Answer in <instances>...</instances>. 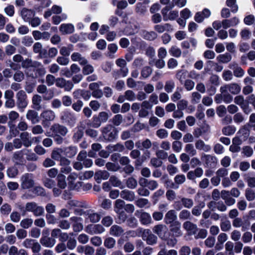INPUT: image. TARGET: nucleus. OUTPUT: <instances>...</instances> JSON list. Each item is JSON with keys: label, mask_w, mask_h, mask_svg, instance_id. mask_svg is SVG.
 I'll return each instance as SVG.
<instances>
[{"label": "nucleus", "mask_w": 255, "mask_h": 255, "mask_svg": "<svg viewBox=\"0 0 255 255\" xmlns=\"http://www.w3.org/2000/svg\"><path fill=\"white\" fill-rule=\"evenodd\" d=\"M180 227V223L178 221H175L171 224L169 231H166L163 233L161 239L166 242L168 246L173 247L177 244L176 237H180L182 235Z\"/></svg>", "instance_id": "f257e3e1"}, {"label": "nucleus", "mask_w": 255, "mask_h": 255, "mask_svg": "<svg viewBox=\"0 0 255 255\" xmlns=\"http://www.w3.org/2000/svg\"><path fill=\"white\" fill-rule=\"evenodd\" d=\"M102 133L106 140L113 141L117 138L119 130L113 125L109 124L102 128Z\"/></svg>", "instance_id": "f03ea898"}, {"label": "nucleus", "mask_w": 255, "mask_h": 255, "mask_svg": "<svg viewBox=\"0 0 255 255\" xmlns=\"http://www.w3.org/2000/svg\"><path fill=\"white\" fill-rule=\"evenodd\" d=\"M60 120L63 123L73 127L76 123V118L74 113L66 109L60 113Z\"/></svg>", "instance_id": "7ed1b4c3"}, {"label": "nucleus", "mask_w": 255, "mask_h": 255, "mask_svg": "<svg viewBox=\"0 0 255 255\" xmlns=\"http://www.w3.org/2000/svg\"><path fill=\"white\" fill-rule=\"evenodd\" d=\"M68 129L64 126L59 124H54L50 128L48 134H58L64 136L67 133Z\"/></svg>", "instance_id": "20e7f679"}, {"label": "nucleus", "mask_w": 255, "mask_h": 255, "mask_svg": "<svg viewBox=\"0 0 255 255\" xmlns=\"http://www.w3.org/2000/svg\"><path fill=\"white\" fill-rule=\"evenodd\" d=\"M21 188L23 189H27L33 187L34 181L33 179L32 174L25 173L21 177Z\"/></svg>", "instance_id": "39448f33"}, {"label": "nucleus", "mask_w": 255, "mask_h": 255, "mask_svg": "<svg viewBox=\"0 0 255 255\" xmlns=\"http://www.w3.org/2000/svg\"><path fill=\"white\" fill-rule=\"evenodd\" d=\"M135 216L139 219V221L142 225H146L151 222V218L148 213L142 212V210H136Z\"/></svg>", "instance_id": "423d86ee"}, {"label": "nucleus", "mask_w": 255, "mask_h": 255, "mask_svg": "<svg viewBox=\"0 0 255 255\" xmlns=\"http://www.w3.org/2000/svg\"><path fill=\"white\" fill-rule=\"evenodd\" d=\"M201 160L204 162L207 166L214 168L217 163V158L215 156L204 154L201 157Z\"/></svg>", "instance_id": "0eeeda50"}, {"label": "nucleus", "mask_w": 255, "mask_h": 255, "mask_svg": "<svg viewBox=\"0 0 255 255\" xmlns=\"http://www.w3.org/2000/svg\"><path fill=\"white\" fill-rule=\"evenodd\" d=\"M35 10L34 9H31L23 7L21 10L20 15L24 21H28L34 16Z\"/></svg>", "instance_id": "6e6552de"}, {"label": "nucleus", "mask_w": 255, "mask_h": 255, "mask_svg": "<svg viewBox=\"0 0 255 255\" xmlns=\"http://www.w3.org/2000/svg\"><path fill=\"white\" fill-rule=\"evenodd\" d=\"M252 126L250 124L245 125L238 132V134H242L243 136V140L246 141L249 138L250 132V128Z\"/></svg>", "instance_id": "1a4fd4ad"}, {"label": "nucleus", "mask_w": 255, "mask_h": 255, "mask_svg": "<svg viewBox=\"0 0 255 255\" xmlns=\"http://www.w3.org/2000/svg\"><path fill=\"white\" fill-rule=\"evenodd\" d=\"M177 219V216L175 214V211L173 210H171L168 211L165 214L164 218V222L166 224H172Z\"/></svg>", "instance_id": "9d476101"}, {"label": "nucleus", "mask_w": 255, "mask_h": 255, "mask_svg": "<svg viewBox=\"0 0 255 255\" xmlns=\"http://www.w3.org/2000/svg\"><path fill=\"white\" fill-rule=\"evenodd\" d=\"M59 30L63 34H71L74 31V26L71 23H63L60 26Z\"/></svg>", "instance_id": "9b49d317"}, {"label": "nucleus", "mask_w": 255, "mask_h": 255, "mask_svg": "<svg viewBox=\"0 0 255 255\" xmlns=\"http://www.w3.org/2000/svg\"><path fill=\"white\" fill-rule=\"evenodd\" d=\"M183 227L187 231L190 232V234H195L198 230L196 224L190 221H186L183 223Z\"/></svg>", "instance_id": "f8f14e48"}, {"label": "nucleus", "mask_w": 255, "mask_h": 255, "mask_svg": "<svg viewBox=\"0 0 255 255\" xmlns=\"http://www.w3.org/2000/svg\"><path fill=\"white\" fill-rule=\"evenodd\" d=\"M55 239L49 237H41L40 239V243L45 247L52 248L55 244Z\"/></svg>", "instance_id": "ddd939ff"}, {"label": "nucleus", "mask_w": 255, "mask_h": 255, "mask_svg": "<svg viewBox=\"0 0 255 255\" xmlns=\"http://www.w3.org/2000/svg\"><path fill=\"white\" fill-rule=\"evenodd\" d=\"M120 195L123 199L129 201H133L135 197L134 193L133 191L127 189L122 190Z\"/></svg>", "instance_id": "4468645a"}, {"label": "nucleus", "mask_w": 255, "mask_h": 255, "mask_svg": "<svg viewBox=\"0 0 255 255\" xmlns=\"http://www.w3.org/2000/svg\"><path fill=\"white\" fill-rule=\"evenodd\" d=\"M21 164L17 162H15L14 166L8 167L7 169V175L9 178H15L18 173V170L16 165H20Z\"/></svg>", "instance_id": "2eb2a0df"}, {"label": "nucleus", "mask_w": 255, "mask_h": 255, "mask_svg": "<svg viewBox=\"0 0 255 255\" xmlns=\"http://www.w3.org/2000/svg\"><path fill=\"white\" fill-rule=\"evenodd\" d=\"M77 147L76 146H69L64 148V154L68 158H72L77 153Z\"/></svg>", "instance_id": "dca6fc26"}, {"label": "nucleus", "mask_w": 255, "mask_h": 255, "mask_svg": "<svg viewBox=\"0 0 255 255\" xmlns=\"http://www.w3.org/2000/svg\"><path fill=\"white\" fill-rule=\"evenodd\" d=\"M21 140L26 147L31 146L32 141L29 140V134L27 131L23 132L20 134Z\"/></svg>", "instance_id": "f3484780"}, {"label": "nucleus", "mask_w": 255, "mask_h": 255, "mask_svg": "<svg viewBox=\"0 0 255 255\" xmlns=\"http://www.w3.org/2000/svg\"><path fill=\"white\" fill-rule=\"evenodd\" d=\"M36 205L35 202H28L26 204L25 209L23 207H20V209L22 212V215H24L26 211L33 212Z\"/></svg>", "instance_id": "a211bd4d"}, {"label": "nucleus", "mask_w": 255, "mask_h": 255, "mask_svg": "<svg viewBox=\"0 0 255 255\" xmlns=\"http://www.w3.org/2000/svg\"><path fill=\"white\" fill-rule=\"evenodd\" d=\"M41 117L43 119L51 121L54 119L55 114L51 110H46L41 113Z\"/></svg>", "instance_id": "6ab92c4d"}, {"label": "nucleus", "mask_w": 255, "mask_h": 255, "mask_svg": "<svg viewBox=\"0 0 255 255\" xmlns=\"http://www.w3.org/2000/svg\"><path fill=\"white\" fill-rule=\"evenodd\" d=\"M26 118L30 120L33 123H35V120H36V122H38V113L34 110H29L27 113Z\"/></svg>", "instance_id": "aec40b11"}, {"label": "nucleus", "mask_w": 255, "mask_h": 255, "mask_svg": "<svg viewBox=\"0 0 255 255\" xmlns=\"http://www.w3.org/2000/svg\"><path fill=\"white\" fill-rule=\"evenodd\" d=\"M65 178V176L62 173H60L57 175V185L61 189H64L66 186Z\"/></svg>", "instance_id": "412c9836"}, {"label": "nucleus", "mask_w": 255, "mask_h": 255, "mask_svg": "<svg viewBox=\"0 0 255 255\" xmlns=\"http://www.w3.org/2000/svg\"><path fill=\"white\" fill-rule=\"evenodd\" d=\"M187 74L188 72L187 71L181 70L177 72L176 77L179 80L180 83L183 84L185 80H186V78L187 77Z\"/></svg>", "instance_id": "4be33fe9"}, {"label": "nucleus", "mask_w": 255, "mask_h": 255, "mask_svg": "<svg viewBox=\"0 0 255 255\" xmlns=\"http://www.w3.org/2000/svg\"><path fill=\"white\" fill-rule=\"evenodd\" d=\"M232 56L231 54L228 53H226L224 54H220L217 58V59L219 62L223 63H227L230 62Z\"/></svg>", "instance_id": "5701e85b"}, {"label": "nucleus", "mask_w": 255, "mask_h": 255, "mask_svg": "<svg viewBox=\"0 0 255 255\" xmlns=\"http://www.w3.org/2000/svg\"><path fill=\"white\" fill-rule=\"evenodd\" d=\"M145 237L146 236L143 235L142 236V239L143 240H146V243L148 245H153L157 242V237L151 233L149 234L146 239H145Z\"/></svg>", "instance_id": "b1692460"}, {"label": "nucleus", "mask_w": 255, "mask_h": 255, "mask_svg": "<svg viewBox=\"0 0 255 255\" xmlns=\"http://www.w3.org/2000/svg\"><path fill=\"white\" fill-rule=\"evenodd\" d=\"M125 205V202L122 199H117L114 204V211L116 212H119L123 210Z\"/></svg>", "instance_id": "393cba45"}, {"label": "nucleus", "mask_w": 255, "mask_h": 255, "mask_svg": "<svg viewBox=\"0 0 255 255\" xmlns=\"http://www.w3.org/2000/svg\"><path fill=\"white\" fill-rule=\"evenodd\" d=\"M228 89L230 92L232 94L236 95L240 93L241 88L239 84L237 83H232L229 85Z\"/></svg>", "instance_id": "a878e982"}, {"label": "nucleus", "mask_w": 255, "mask_h": 255, "mask_svg": "<svg viewBox=\"0 0 255 255\" xmlns=\"http://www.w3.org/2000/svg\"><path fill=\"white\" fill-rule=\"evenodd\" d=\"M102 122L100 120V118L98 115H95L92 119V122L90 124H88L90 127L94 128H98L100 127Z\"/></svg>", "instance_id": "bb28decb"}, {"label": "nucleus", "mask_w": 255, "mask_h": 255, "mask_svg": "<svg viewBox=\"0 0 255 255\" xmlns=\"http://www.w3.org/2000/svg\"><path fill=\"white\" fill-rule=\"evenodd\" d=\"M235 127L231 126L224 127L222 130L223 134L228 136L233 134L235 132Z\"/></svg>", "instance_id": "cd10ccee"}, {"label": "nucleus", "mask_w": 255, "mask_h": 255, "mask_svg": "<svg viewBox=\"0 0 255 255\" xmlns=\"http://www.w3.org/2000/svg\"><path fill=\"white\" fill-rule=\"evenodd\" d=\"M123 232V230L122 227L118 225H114L110 229V233L115 236L121 235Z\"/></svg>", "instance_id": "c85d7f7f"}, {"label": "nucleus", "mask_w": 255, "mask_h": 255, "mask_svg": "<svg viewBox=\"0 0 255 255\" xmlns=\"http://www.w3.org/2000/svg\"><path fill=\"white\" fill-rule=\"evenodd\" d=\"M174 6V3H170L168 5H166L161 10V13L162 14L163 19L164 21H166L168 20L167 13L168 11L171 9Z\"/></svg>", "instance_id": "c756f323"}, {"label": "nucleus", "mask_w": 255, "mask_h": 255, "mask_svg": "<svg viewBox=\"0 0 255 255\" xmlns=\"http://www.w3.org/2000/svg\"><path fill=\"white\" fill-rule=\"evenodd\" d=\"M41 101V98L39 95H35L33 96L32 99V104L35 106L34 108L37 111H39L41 108L40 106Z\"/></svg>", "instance_id": "7c9ffc66"}, {"label": "nucleus", "mask_w": 255, "mask_h": 255, "mask_svg": "<svg viewBox=\"0 0 255 255\" xmlns=\"http://www.w3.org/2000/svg\"><path fill=\"white\" fill-rule=\"evenodd\" d=\"M145 128V126L144 124L140 123L138 121L130 128V131L133 132H137L144 129Z\"/></svg>", "instance_id": "2f4dec72"}, {"label": "nucleus", "mask_w": 255, "mask_h": 255, "mask_svg": "<svg viewBox=\"0 0 255 255\" xmlns=\"http://www.w3.org/2000/svg\"><path fill=\"white\" fill-rule=\"evenodd\" d=\"M32 193L37 196H45L46 193L43 188L40 186H36L33 188Z\"/></svg>", "instance_id": "473e14b6"}, {"label": "nucleus", "mask_w": 255, "mask_h": 255, "mask_svg": "<svg viewBox=\"0 0 255 255\" xmlns=\"http://www.w3.org/2000/svg\"><path fill=\"white\" fill-rule=\"evenodd\" d=\"M137 184V181L133 177H129L126 182L127 186L130 189H134Z\"/></svg>", "instance_id": "72a5a7b5"}, {"label": "nucleus", "mask_w": 255, "mask_h": 255, "mask_svg": "<svg viewBox=\"0 0 255 255\" xmlns=\"http://www.w3.org/2000/svg\"><path fill=\"white\" fill-rule=\"evenodd\" d=\"M152 72V69L150 67L145 66L141 71V76L144 78H146L151 75Z\"/></svg>", "instance_id": "f704fd0d"}, {"label": "nucleus", "mask_w": 255, "mask_h": 255, "mask_svg": "<svg viewBox=\"0 0 255 255\" xmlns=\"http://www.w3.org/2000/svg\"><path fill=\"white\" fill-rule=\"evenodd\" d=\"M106 167L109 171H117L119 170L121 167L117 164L108 162L106 164Z\"/></svg>", "instance_id": "c9c22d12"}, {"label": "nucleus", "mask_w": 255, "mask_h": 255, "mask_svg": "<svg viewBox=\"0 0 255 255\" xmlns=\"http://www.w3.org/2000/svg\"><path fill=\"white\" fill-rule=\"evenodd\" d=\"M115 243L116 241L114 238L109 237L105 239L104 241V246L108 249H111L114 247Z\"/></svg>", "instance_id": "e433bc0d"}, {"label": "nucleus", "mask_w": 255, "mask_h": 255, "mask_svg": "<svg viewBox=\"0 0 255 255\" xmlns=\"http://www.w3.org/2000/svg\"><path fill=\"white\" fill-rule=\"evenodd\" d=\"M181 201L183 206L187 208H191L193 205V202L191 199L183 197L181 199Z\"/></svg>", "instance_id": "4c0bfd02"}, {"label": "nucleus", "mask_w": 255, "mask_h": 255, "mask_svg": "<svg viewBox=\"0 0 255 255\" xmlns=\"http://www.w3.org/2000/svg\"><path fill=\"white\" fill-rule=\"evenodd\" d=\"M88 215V218L90 219V222L92 223H97L101 219V216L98 213H90Z\"/></svg>", "instance_id": "58836bf2"}, {"label": "nucleus", "mask_w": 255, "mask_h": 255, "mask_svg": "<svg viewBox=\"0 0 255 255\" xmlns=\"http://www.w3.org/2000/svg\"><path fill=\"white\" fill-rule=\"evenodd\" d=\"M123 121V116L122 115L118 114L113 118L112 122L114 126H119L121 125Z\"/></svg>", "instance_id": "ea45409f"}, {"label": "nucleus", "mask_w": 255, "mask_h": 255, "mask_svg": "<svg viewBox=\"0 0 255 255\" xmlns=\"http://www.w3.org/2000/svg\"><path fill=\"white\" fill-rule=\"evenodd\" d=\"M153 230L154 233L157 234L161 238L163 236V233L165 232V231H163V226L162 225H157L155 226Z\"/></svg>", "instance_id": "a19ab883"}, {"label": "nucleus", "mask_w": 255, "mask_h": 255, "mask_svg": "<svg viewBox=\"0 0 255 255\" xmlns=\"http://www.w3.org/2000/svg\"><path fill=\"white\" fill-rule=\"evenodd\" d=\"M245 195L247 199L249 201H253L255 198V193L250 189L246 190Z\"/></svg>", "instance_id": "79ce46f5"}, {"label": "nucleus", "mask_w": 255, "mask_h": 255, "mask_svg": "<svg viewBox=\"0 0 255 255\" xmlns=\"http://www.w3.org/2000/svg\"><path fill=\"white\" fill-rule=\"evenodd\" d=\"M32 222L31 219H24L21 221L20 225L23 228L27 229L31 226Z\"/></svg>", "instance_id": "37998d69"}, {"label": "nucleus", "mask_w": 255, "mask_h": 255, "mask_svg": "<svg viewBox=\"0 0 255 255\" xmlns=\"http://www.w3.org/2000/svg\"><path fill=\"white\" fill-rule=\"evenodd\" d=\"M220 227L222 231H228L231 227L230 222L229 220H226L224 222H221L220 224Z\"/></svg>", "instance_id": "c03bdc74"}, {"label": "nucleus", "mask_w": 255, "mask_h": 255, "mask_svg": "<svg viewBox=\"0 0 255 255\" xmlns=\"http://www.w3.org/2000/svg\"><path fill=\"white\" fill-rule=\"evenodd\" d=\"M47 135L53 137L54 141L58 144H61L63 141V138L61 135L58 134H48Z\"/></svg>", "instance_id": "a18cd8bd"}, {"label": "nucleus", "mask_w": 255, "mask_h": 255, "mask_svg": "<svg viewBox=\"0 0 255 255\" xmlns=\"http://www.w3.org/2000/svg\"><path fill=\"white\" fill-rule=\"evenodd\" d=\"M234 102L241 107L246 103V99L244 100V97L242 95H239L235 98Z\"/></svg>", "instance_id": "49530a36"}, {"label": "nucleus", "mask_w": 255, "mask_h": 255, "mask_svg": "<svg viewBox=\"0 0 255 255\" xmlns=\"http://www.w3.org/2000/svg\"><path fill=\"white\" fill-rule=\"evenodd\" d=\"M11 206L7 203L3 204L0 208V211L2 214L8 215L11 212Z\"/></svg>", "instance_id": "de8ad7c7"}, {"label": "nucleus", "mask_w": 255, "mask_h": 255, "mask_svg": "<svg viewBox=\"0 0 255 255\" xmlns=\"http://www.w3.org/2000/svg\"><path fill=\"white\" fill-rule=\"evenodd\" d=\"M109 181L112 185L114 187H120L121 185V181L119 180L116 176H111L110 178Z\"/></svg>", "instance_id": "09e8293b"}, {"label": "nucleus", "mask_w": 255, "mask_h": 255, "mask_svg": "<svg viewBox=\"0 0 255 255\" xmlns=\"http://www.w3.org/2000/svg\"><path fill=\"white\" fill-rule=\"evenodd\" d=\"M164 194V191L161 189H159L154 193L153 195L152 196V198L153 200V204H155L156 203L157 201L158 200V198L162 196Z\"/></svg>", "instance_id": "8fccbe9b"}, {"label": "nucleus", "mask_w": 255, "mask_h": 255, "mask_svg": "<svg viewBox=\"0 0 255 255\" xmlns=\"http://www.w3.org/2000/svg\"><path fill=\"white\" fill-rule=\"evenodd\" d=\"M127 223L128 226L130 228H134L137 227V220L133 217H131L127 220Z\"/></svg>", "instance_id": "3c124183"}, {"label": "nucleus", "mask_w": 255, "mask_h": 255, "mask_svg": "<svg viewBox=\"0 0 255 255\" xmlns=\"http://www.w3.org/2000/svg\"><path fill=\"white\" fill-rule=\"evenodd\" d=\"M33 41L31 36H25L23 37L22 40V43L25 46H30L33 43Z\"/></svg>", "instance_id": "603ef678"}, {"label": "nucleus", "mask_w": 255, "mask_h": 255, "mask_svg": "<svg viewBox=\"0 0 255 255\" xmlns=\"http://www.w3.org/2000/svg\"><path fill=\"white\" fill-rule=\"evenodd\" d=\"M94 71V68L93 67L90 65H86L84 66V67L83 68L82 73L84 75H89L92 73H93Z\"/></svg>", "instance_id": "864d4df0"}, {"label": "nucleus", "mask_w": 255, "mask_h": 255, "mask_svg": "<svg viewBox=\"0 0 255 255\" xmlns=\"http://www.w3.org/2000/svg\"><path fill=\"white\" fill-rule=\"evenodd\" d=\"M156 135L157 136L161 138H165L168 136L167 131L163 128L159 129L156 131Z\"/></svg>", "instance_id": "5fc2aeb1"}, {"label": "nucleus", "mask_w": 255, "mask_h": 255, "mask_svg": "<svg viewBox=\"0 0 255 255\" xmlns=\"http://www.w3.org/2000/svg\"><path fill=\"white\" fill-rule=\"evenodd\" d=\"M242 153H244L246 156L250 157L253 153V149L250 146H245L243 148Z\"/></svg>", "instance_id": "6e6d98bb"}, {"label": "nucleus", "mask_w": 255, "mask_h": 255, "mask_svg": "<svg viewBox=\"0 0 255 255\" xmlns=\"http://www.w3.org/2000/svg\"><path fill=\"white\" fill-rule=\"evenodd\" d=\"M185 150L186 152L189 153L192 156L196 154V151L194 149V147L192 144H187L185 146Z\"/></svg>", "instance_id": "4d7b16f0"}, {"label": "nucleus", "mask_w": 255, "mask_h": 255, "mask_svg": "<svg viewBox=\"0 0 255 255\" xmlns=\"http://www.w3.org/2000/svg\"><path fill=\"white\" fill-rule=\"evenodd\" d=\"M182 148V143L179 141H174L172 143V149L175 152H179Z\"/></svg>", "instance_id": "13d9d810"}, {"label": "nucleus", "mask_w": 255, "mask_h": 255, "mask_svg": "<svg viewBox=\"0 0 255 255\" xmlns=\"http://www.w3.org/2000/svg\"><path fill=\"white\" fill-rule=\"evenodd\" d=\"M83 106V103L81 100H78L76 103L72 104V108L76 112L80 111Z\"/></svg>", "instance_id": "bf43d9fd"}, {"label": "nucleus", "mask_w": 255, "mask_h": 255, "mask_svg": "<svg viewBox=\"0 0 255 255\" xmlns=\"http://www.w3.org/2000/svg\"><path fill=\"white\" fill-rule=\"evenodd\" d=\"M170 54L174 57H179L181 56V51L179 48L172 47L169 51Z\"/></svg>", "instance_id": "052dcab7"}, {"label": "nucleus", "mask_w": 255, "mask_h": 255, "mask_svg": "<svg viewBox=\"0 0 255 255\" xmlns=\"http://www.w3.org/2000/svg\"><path fill=\"white\" fill-rule=\"evenodd\" d=\"M112 202L110 199H105L103 200L101 206L105 210H108L111 208Z\"/></svg>", "instance_id": "680f3d73"}, {"label": "nucleus", "mask_w": 255, "mask_h": 255, "mask_svg": "<svg viewBox=\"0 0 255 255\" xmlns=\"http://www.w3.org/2000/svg\"><path fill=\"white\" fill-rule=\"evenodd\" d=\"M255 21V17L253 15L250 14L246 16L244 19V23L248 25H252Z\"/></svg>", "instance_id": "e2e57ef3"}, {"label": "nucleus", "mask_w": 255, "mask_h": 255, "mask_svg": "<svg viewBox=\"0 0 255 255\" xmlns=\"http://www.w3.org/2000/svg\"><path fill=\"white\" fill-rule=\"evenodd\" d=\"M148 203V200L145 198L138 199L136 201V205L139 208H143Z\"/></svg>", "instance_id": "0e129e2a"}, {"label": "nucleus", "mask_w": 255, "mask_h": 255, "mask_svg": "<svg viewBox=\"0 0 255 255\" xmlns=\"http://www.w3.org/2000/svg\"><path fill=\"white\" fill-rule=\"evenodd\" d=\"M226 113V108L224 105H220L217 108V114L220 117H222Z\"/></svg>", "instance_id": "69168bd1"}, {"label": "nucleus", "mask_w": 255, "mask_h": 255, "mask_svg": "<svg viewBox=\"0 0 255 255\" xmlns=\"http://www.w3.org/2000/svg\"><path fill=\"white\" fill-rule=\"evenodd\" d=\"M126 99L129 101H132L135 99V95L131 90H127L125 92Z\"/></svg>", "instance_id": "338daca9"}, {"label": "nucleus", "mask_w": 255, "mask_h": 255, "mask_svg": "<svg viewBox=\"0 0 255 255\" xmlns=\"http://www.w3.org/2000/svg\"><path fill=\"white\" fill-rule=\"evenodd\" d=\"M24 78V74L20 71H17L13 75V79L16 82H21Z\"/></svg>", "instance_id": "774afa93"}]
</instances>
